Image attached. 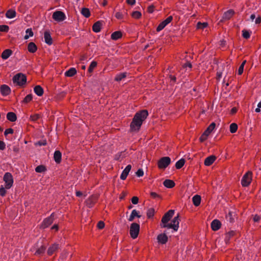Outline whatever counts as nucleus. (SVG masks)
Here are the masks:
<instances>
[{
  "instance_id": "nucleus-1",
  "label": "nucleus",
  "mask_w": 261,
  "mask_h": 261,
  "mask_svg": "<svg viewBox=\"0 0 261 261\" xmlns=\"http://www.w3.org/2000/svg\"><path fill=\"white\" fill-rule=\"evenodd\" d=\"M148 115L146 110H141L137 112L134 116L130 123V129L132 131H138L144 121Z\"/></svg>"
},
{
  "instance_id": "nucleus-2",
  "label": "nucleus",
  "mask_w": 261,
  "mask_h": 261,
  "mask_svg": "<svg viewBox=\"0 0 261 261\" xmlns=\"http://www.w3.org/2000/svg\"><path fill=\"white\" fill-rule=\"evenodd\" d=\"M13 82L14 83H17L20 86H22L27 82V77L24 74L18 73L13 76Z\"/></svg>"
},
{
  "instance_id": "nucleus-3",
  "label": "nucleus",
  "mask_w": 261,
  "mask_h": 261,
  "mask_svg": "<svg viewBox=\"0 0 261 261\" xmlns=\"http://www.w3.org/2000/svg\"><path fill=\"white\" fill-rule=\"evenodd\" d=\"M180 221L179 216L178 215L176 217H175L172 220L171 223H168V224L162 225L161 224V227H167L168 228H172L174 231H177L178 228L179 222Z\"/></svg>"
},
{
  "instance_id": "nucleus-4",
  "label": "nucleus",
  "mask_w": 261,
  "mask_h": 261,
  "mask_svg": "<svg viewBox=\"0 0 261 261\" xmlns=\"http://www.w3.org/2000/svg\"><path fill=\"white\" fill-rule=\"evenodd\" d=\"M140 231V225L137 223H133L130 224L129 233L130 237L135 239L138 236Z\"/></svg>"
},
{
  "instance_id": "nucleus-5",
  "label": "nucleus",
  "mask_w": 261,
  "mask_h": 261,
  "mask_svg": "<svg viewBox=\"0 0 261 261\" xmlns=\"http://www.w3.org/2000/svg\"><path fill=\"white\" fill-rule=\"evenodd\" d=\"M216 126V124L214 122L212 123L206 129L204 133L202 134L199 138L200 141L203 142L207 139L208 135L214 130Z\"/></svg>"
},
{
  "instance_id": "nucleus-6",
  "label": "nucleus",
  "mask_w": 261,
  "mask_h": 261,
  "mask_svg": "<svg viewBox=\"0 0 261 261\" xmlns=\"http://www.w3.org/2000/svg\"><path fill=\"white\" fill-rule=\"evenodd\" d=\"M171 163V159L168 156L161 158L158 162V166L159 169H165Z\"/></svg>"
},
{
  "instance_id": "nucleus-7",
  "label": "nucleus",
  "mask_w": 261,
  "mask_h": 261,
  "mask_svg": "<svg viewBox=\"0 0 261 261\" xmlns=\"http://www.w3.org/2000/svg\"><path fill=\"white\" fill-rule=\"evenodd\" d=\"M55 213H53L49 217L46 218L43 221L42 224L40 225L39 228L42 229L47 228L54 222Z\"/></svg>"
},
{
  "instance_id": "nucleus-8",
  "label": "nucleus",
  "mask_w": 261,
  "mask_h": 261,
  "mask_svg": "<svg viewBox=\"0 0 261 261\" xmlns=\"http://www.w3.org/2000/svg\"><path fill=\"white\" fill-rule=\"evenodd\" d=\"M4 180L6 183V189H9L13 185V178L12 174L9 172H7L4 176Z\"/></svg>"
},
{
  "instance_id": "nucleus-9",
  "label": "nucleus",
  "mask_w": 261,
  "mask_h": 261,
  "mask_svg": "<svg viewBox=\"0 0 261 261\" xmlns=\"http://www.w3.org/2000/svg\"><path fill=\"white\" fill-rule=\"evenodd\" d=\"M252 180V173L248 171L243 177L241 183L243 187L248 186Z\"/></svg>"
},
{
  "instance_id": "nucleus-10",
  "label": "nucleus",
  "mask_w": 261,
  "mask_h": 261,
  "mask_svg": "<svg viewBox=\"0 0 261 261\" xmlns=\"http://www.w3.org/2000/svg\"><path fill=\"white\" fill-rule=\"evenodd\" d=\"M174 213V211L170 210L166 213L162 218L161 222L163 225L168 224V222L170 221Z\"/></svg>"
},
{
  "instance_id": "nucleus-11",
  "label": "nucleus",
  "mask_w": 261,
  "mask_h": 261,
  "mask_svg": "<svg viewBox=\"0 0 261 261\" xmlns=\"http://www.w3.org/2000/svg\"><path fill=\"white\" fill-rule=\"evenodd\" d=\"M52 17L55 21L58 22L63 21L66 18L65 14L61 11H56L54 12Z\"/></svg>"
},
{
  "instance_id": "nucleus-12",
  "label": "nucleus",
  "mask_w": 261,
  "mask_h": 261,
  "mask_svg": "<svg viewBox=\"0 0 261 261\" xmlns=\"http://www.w3.org/2000/svg\"><path fill=\"white\" fill-rule=\"evenodd\" d=\"M173 19L172 16H169L165 20L161 22L156 28V31L160 32L163 30L168 24H169Z\"/></svg>"
},
{
  "instance_id": "nucleus-13",
  "label": "nucleus",
  "mask_w": 261,
  "mask_h": 261,
  "mask_svg": "<svg viewBox=\"0 0 261 261\" xmlns=\"http://www.w3.org/2000/svg\"><path fill=\"white\" fill-rule=\"evenodd\" d=\"M98 195H93L91 196L86 201V205L89 207H92L93 205L96 202L98 199Z\"/></svg>"
},
{
  "instance_id": "nucleus-14",
  "label": "nucleus",
  "mask_w": 261,
  "mask_h": 261,
  "mask_svg": "<svg viewBox=\"0 0 261 261\" xmlns=\"http://www.w3.org/2000/svg\"><path fill=\"white\" fill-rule=\"evenodd\" d=\"M1 93L3 96L8 95L11 92L10 88L6 85H2L0 87Z\"/></svg>"
},
{
  "instance_id": "nucleus-15",
  "label": "nucleus",
  "mask_w": 261,
  "mask_h": 261,
  "mask_svg": "<svg viewBox=\"0 0 261 261\" xmlns=\"http://www.w3.org/2000/svg\"><path fill=\"white\" fill-rule=\"evenodd\" d=\"M221 226V222L217 219L214 220L211 223V228L214 231H217L219 229Z\"/></svg>"
},
{
  "instance_id": "nucleus-16",
  "label": "nucleus",
  "mask_w": 261,
  "mask_h": 261,
  "mask_svg": "<svg viewBox=\"0 0 261 261\" xmlns=\"http://www.w3.org/2000/svg\"><path fill=\"white\" fill-rule=\"evenodd\" d=\"M157 240L158 242L162 244H165L168 241V237L165 233H161L158 236Z\"/></svg>"
},
{
  "instance_id": "nucleus-17",
  "label": "nucleus",
  "mask_w": 261,
  "mask_h": 261,
  "mask_svg": "<svg viewBox=\"0 0 261 261\" xmlns=\"http://www.w3.org/2000/svg\"><path fill=\"white\" fill-rule=\"evenodd\" d=\"M131 168L132 166L130 165H128L126 167L121 174L120 178L121 179L125 180L130 170H131Z\"/></svg>"
},
{
  "instance_id": "nucleus-18",
  "label": "nucleus",
  "mask_w": 261,
  "mask_h": 261,
  "mask_svg": "<svg viewBox=\"0 0 261 261\" xmlns=\"http://www.w3.org/2000/svg\"><path fill=\"white\" fill-rule=\"evenodd\" d=\"M59 248V244L55 243L50 246L47 250V254L51 255L54 252Z\"/></svg>"
},
{
  "instance_id": "nucleus-19",
  "label": "nucleus",
  "mask_w": 261,
  "mask_h": 261,
  "mask_svg": "<svg viewBox=\"0 0 261 261\" xmlns=\"http://www.w3.org/2000/svg\"><path fill=\"white\" fill-rule=\"evenodd\" d=\"M45 42L48 45H51L53 43V39L51 37L49 31H46L44 34Z\"/></svg>"
},
{
  "instance_id": "nucleus-20",
  "label": "nucleus",
  "mask_w": 261,
  "mask_h": 261,
  "mask_svg": "<svg viewBox=\"0 0 261 261\" xmlns=\"http://www.w3.org/2000/svg\"><path fill=\"white\" fill-rule=\"evenodd\" d=\"M216 159V157L215 155H211L208 156L205 159L204 165L205 166L211 165Z\"/></svg>"
},
{
  "instance_id": "nucleus-21",
  "label": "nucleus",
  "mask_w": 261,
  "mask_h": 261,
  "mask_svg": "<svg viewBox=\"0 0 261 261\" xmlns=\"http://www.w3.org/2000/svg\"><path fill=\"white\" fill-rule=\"evenodd\" d=\"M234 14V12L233 10H229L224 13L222 19L223 20H228Z\"/></svg>"
},
{
  "instance_id": "nucleus-22",
  "label": "nucleus",
  "mask_w": 261,
  "mask_h": 261,
  "mask_svg": "<svg viewBox=\"0 0 261 261\" xmlns=\"http://www.w3.org/2000/svg\"><path fill=\"white\" fill-rule=\"evenodd\" d=\"M28 51L31 53H34L37 49L36 45L33 42H31L28 45Z\"/></svg>"
},
{
  "instance_id": "nucleus-23",
  "label": "nucleus",
  "mask_w": 261,
  "mask_h": 261,
  "mask_svg": "<svg viewBox=\"0 0 261 261\" xmlns=\"http://www.w3.org/2000/svg\"><path fill=\"white\" fill-rule=\"evenodd\" d=\"M102 23L100 21H98L94 23L92 27L93 31L94 32L98 33L100 31Z\"/></svg>"
},
{
  "instance_id": "nucleus-24",
  "label": "nucleus",
  "mask_w": 261,
  "mask_h": 261,
  "mask_svg": "<svg viewBox=\"0 0 261 261\" xmlns=\"http://www.w3.org/2000/svg\"><path fill=\"white\" fill-rule=\"evenodd\" d=\"M163 185L167 188H173L175 184L173 180L170 179H166L163 182Z\"/></svg>"
},
{
  "instance_id": "nucleus-25",
  "label": "nucleus",
  "mask_w": 261,
  "mask_h": 261,
  "mask_svg": "<svg viewBox=\"0 0 261 261\" xmlns=\"http://www.w3.org/2000/svg\"><path fill=\"white\" fill-rule=\"evenodd\" d=\"M62 153L59 150H56L54 154L55 161L59 164L61 161Z\"/></svg>"
},
{
  "instance_id": "nucleus-26",
  "label": "nucleus",
  "mask_w": 261,
  "mask_h": 261,
  "mask_svg": "<svg viewBox=\"0 0 261 261\" xmlns=\"http://www.w3.org/2000/svg\"><path fill=\"white\" fill-rule=\"evenodd\" d=\"M7 118L11 122H15L17 120V116L13 112H9L7 114Z\"/></svg>"
},
{
  "instance_id": "nucleus-27",
  "label": "nucleus",
  "mask_w": 261,
  "mask_h": 261,
  "mask_svg": "<svg viewBox=\"0 0 261 261\" xmlns=\"http://www.w3.org/2000/svg\"><path fill=\"white\" fill-rule=\"evenodd\" d=\"M201 196L198 195L194 196L192 198V201L194 205L196 206H198L200 205L201 202Z\"/></svg>"
},
{
  "instance_id": "nucleus-28",
  "label": "nucleus",
  "mask_w": 261,
  "mask_h": 261,
  "mask_svg": "<svg viewBox=\"0 0 261 261\" xmlns=\"http://www.w3.org/2000/svg\"><path fill=\"white\" fill-rule=\"evenodd\" d=\"M12 54V50L10 49H5L2 54V58L6 60L8 59Z\"/></svg>"
},
{
  "instance_id": "nucleus-29",
  "label": "nucleus",
  "mask_w": 261,
  "mask_h": 261,
  "mask_svg": "<svg viewBox=\"0 0 261 261\" xmlns=\"http://www.w3.org/2000/svg\"><path fill=\"white\" fill-rule=\"evenodd\" d=\"M141 217V216L139 214L138 212L136 210H134L132 212V213L128 218V221L132 222V221H134L135 217H137V218H139Z\"/></svg>"
},
{
  "instance_id": "nucleus-30",
  "label": "nucleus",
  "mask_w": 261,
  "mask_h": 261,
  "mask_svg": "<svg viewBox=\"0 0 261 261\" xmlns=\"http://www.w3.org/2000/svg\"><path fill=\"white\" fill-rule=\"evenodd\" d=\"M122 36V34L121 31H116L113 33L111 35V39L114 40H116L121 38Z\"/></svg>"
},
{
  "instance_id": "nucleus-31",
  "label": "nucleus",
  "mask_w": 261,
  "mask_h": 261,
  "mask_svg": "<svg viewBox=\"0 0 261 261\" xmlns=\"http://www.w3.org/2000/svg\"><path fill=\"white\" fill-rule=\"evenodd\" d=\"M34 90L35 93L39 96H42L44 93L43 88L39 85L36 86Z\"/></svg>"
},
{
  "instance_id": "nucleus-32",
  "label": "nucleus",
  "mask_w": 261,
  "mask_h": 261,
  "mask_svg": "<svg viewBox=\"0 0 261 261\" xmlns=\"http://www.w3.org/2000/svg\"><path fill=\"white\" fill-rule=\"evenodd\" d=\"M76 73V70L74 68H71L65 73V75L68 77H72Z\"/></svg>"
},
{
  "instance_id": "nucleus-33",
  "label": "nucleus",
  "mask_w": 261,
  "mask_h": 261,
  "mask_svg": "<svg viewBox=\"0 0 261 261\" xmlns=\"http://www.w3.org/2000/svg\"><path fill=\"white\" fill-rule=\"evenodd\" d=\"M16 14L15 10L9 9L6 12V16L8 18H13L16 16Z\"/></svg>"
},
{
  "instance_id": "nucleus-34",
  "label": "nucleus",
  "mask_w": 261,
  "mask_h": 261,
  "mask_svg": "<svg viewBox=\"0 0 261 261\" xmlns=\"http://www.w3.org/2000/svg\"><path fill=\"white\" fill-rule=\"evenodd\" d=\"M234 213L232 212H229L228 214L226 216V219L229 221L230 223H232L234 222V217H235Z\"/></svg>"
},
{
  "instance_id": "nucleus-35",
  "label": "nucleus",
  "mask_w": 261,
  "mask_h": 261,
  "mask_svg": "<svg viewBox=\"0 0 261 261\" xmlns=\"http://www.w3.org/2000/svg\"><path fill=\"white\" fill-rule=\"evenodd\" d=\"M82 14L86 18H88L90 16V11L88 8H83L81 10Z\"/></svg>"
},
{
  "instance_id": "nucleus-36",
  "label": "nucleus",
  "mask_w": 261,
  "mask_h": 261,
  "mask_svg": "<svg viewBox=\"0 0 261 261\" xmlns=\"http://www.w3.org/2000/svg\"><path fill=\"white\" fill-rule=\"evenodd\" d=\"M185 163V160L181 159L178 161L175 164V167L177 169H179L182 168Z\"/></svg>"
},
{
  "instance_id": "nucleus-37",
  "label": "nucleus",
  "mask_w": 261,
  "mask_h": 261,
  "mask_svg": "<svg viewBox=\"0 0 261 261\" xmlns=\"http://www.w3.org/2000/svg\"><path fill=\"white\" fill-rule=\"evenodd\" d=\"M126 73H121L116 76L115 77V81L117 82H120L123 79L126 77Z\"/></svg>"
},
{
  "instance_id": "nucleus-38",
  "label": "nucleus",
  "mask_w": 261,
  "mask_h": 261,
  "mask_svg": "<svg viewBox=\"0 0 261 261\" xmlns=\"http://www.w3.org/2000/svg\"><path fill=\"white\" fill-rule=\"evenodd\" d=\"M46 170V167L44 165L38 166L35 168V171L38 173H41L45 172Z\"/></svg>"
},
{
  "instance_id": "nucleus-39",
  "label": "nucleus",
  "mask_w": 261,
  "mask_h": 261,
  "mask_svg": "<svg viewBox=\"0 0 261 261\" xmlns=\"http://www.w3.org/2000/svg\"><path fill=\"white\" fill-rule=\"evenodd\" d=\"M131 16L135 19H139L142 16V14L140 12L136 11L132 13Z\"/></svg>"
},
{
  "instance_id": "nucleus-40",
  "label": "nucleus",
  "mask_w": 261,
  "mask_h": 261,
  "mask_svg": "<svg viewBox=\"0 0 261 261\" xmlns=\"http://www.w3.org/2000/svg\"><path fill=\"white\" fill-rule=\"evenodd\" d=\"M154 209L153 208H150L147 212V216L148 219L152 218L154 214Z\"/></svg>"
},
{
  "instance_id": "nucleus-41",
  "label": "nucleus",
  "mask_w": 261,
  "mask_h": 261,
  "mask_svg": "<svg viewBox=\"0 0 261 261\" xmlns=\"http://www.w3.org/2000/svg\"><path fill=\"white\" fill-rule=\"evenodd\" d=\"M208 25L207 22H198L197 23V28L198 29H203L205 28H206Z\"/></svg>"
},
{
  "instance_id": "nucleus-42",
  "label": "nucleus",
  "mask_w": 261,
  "mask_h": 261,
  "mask_svg": "<svg viewBox=\"0 0 261 261\" xmlns=\"http://www.w3.org/2000/svg\"><path fill=\"white\" fill-rule=\"evenodd\" d=\"M238 129V125L235 123H232L230 125V132L231 133H234Z\"/></svg>"
},
{
  "instance_id": "nucleus-43",
  "label": "nucleus",
  "mask_w": 261,
  "mask_h": 261,
  "mask_svg": "<svg viewBox=\"0 0 261 261\" xmlns=\"http://www.w3.org/2000/svg\"><path fill=\"white\" fill-rule=\"evenodd\" d=\"M97 64L96 61H92L88 68V72L89 73L92 72L94 68L96 67Z\"/></svg>"
},
{
  "instance_id": "nucleus-44",
  "label": "nucleus",
  "mask_w": 261,
  "mask_h": 261,
  "mask_svg": "<svg viewBox=\"0 0 261 261\" xmlns=\"http://www.w3.org/2000/svg\"><path fill=\"white\" fill-rule=\"evenodd\" d=\"M235 234V232L234 231H229L228 233H227L226 234V238H225V241H226V242L227 243L228 242V241L229 240V239H230V238L232 236H233Z\"/></svg>"
},
{
  "instance_id": "nucleus-45",
  "label": "nucleus",
  "mask_w": 261,
  "mask_h": 261,
  "mask_svg": "<svg viewBox=\"0 0 261 261\" xmlns=\"http://www.w3.org/2000/svg\"><path fill=\"white\" fill-rule=\"evenodd\" d=\"M27 34H28L29 35H26L24 38V39H28L30 36L32 37L33 36V32L31 29H28L25 31Z\"/></svg>"
},
{
  "instance_id": "nucleus-46",
  "label": "nucleus",
  "mask_w": 261,
  "mask_h": 261,
  "mask_svg": "<svg viewBox=\"0 0 261 261\" xmlns=\"http://www.w3.org/2000/svg\"><path fill=\"white\" fill-rule=\"evenodd\" d=\"M9 30V27L7 25H0V32H8Z\"/></svg>"
},
{
  "instance_id": "nucleus-47",
  "label": "nucleus",
  "mask_w": 261,
  "mask_h": 261,
  "mask_svg": "<svg viewBox=\"0 0 261 261\" xmlns=\"http://www.w3.org/2000/svg\"><path fill=\"white\" fill-rule=\"evenodd\" d=\"M46 247L44 246H42L36 252L35 254H41L44 252Z\"/></svg>"
},
{
  "instance_id": "nucleus-48",
  "label": "nucleus",
  "mask_w": 261,
  "mask_h": 261,
  "mask_svg": "<svg viewBox=\"0 0 261 261\" xmlns=\"http://www.w3.org/2000/svg\"><path fill=\"white\" fill-rule=\"evenodd\" d=\"M33 98L32 94H29L25 96V97L23 100V102L24 103H28L30 102L31 100H32Z\"/></svg>"
},
{
  "instance_id": "nucleus-49",
  "label": "nucleus",
  "mask_w": 261,
  "mask_h": 261,
  "mask_svg": "<svg viewBox=\"0 0 261 261\" xmlns=\"http://www.w3.org/2000/svg\"><path fill=\"white\" fill-rule=\"evenodd\" d=\"M242 32H243L242 36L245 39H248L250 38V33L248 31H247L246 30H243Z\"/></svg>"
},
{
  "instance_id": "nucleus-50",
  "label": "nucleus",
  "mask_w": 261,
  "mask_h": 261,
  "mask_svg": "<svg viewBox=\"0 0 261 261\" xmlns=\"http://www.w3.org/2000/svg\"><path fill=\"white\" fill-rule=\"evenodd\" d=\"M47 144L46 141L45 140H41L35 143V145H38V146H42V145H46Z\"/></svg>"
},
{
  "instance_id": "nucleus-51",
  "label": "nucleus",
  "mask_w": 261,
  "mask_h": 261,
  "mask_svg": "<svg viewBox=\"0 0 261 261\" xmlns=\"http://www.w3.org/2000/svg\"><path fill=\"white\" fill-rule=\"evenodd\" d=\"M40 117V116L39 114H34L33 115H31L30 118L32 121H35L37 120Z\"/></svg>"
},
{
  "instance_id": "nucleus-52",
  "label": "nucleus",
  "mask_w": 261,
  "mask_h": 261,
  "mask_svg": "<svg viewBox=\"0 0 261 261\" xmlns=\"http://www.w3.org/2000/svg\"><path fill=\"white\" fill-rule=\"evenodd\" d=\"M105 223L102 221H100L98 222L97 226L99 229H101L105 227Z\"/></svg>"
},
{
  "instance_id": "nucleus-53",
  "label": "nucleus",
  "mask_w": 261,
  "mask_h": 261,
  "mask_svg": "<svg viewBox=\"0 0 261 261\" xmlns=\"http://www.w3.org/2000/svg\"><path fill=\"white\" fill-rule=\"evenodd\" d=\"M131 201L134 204H137L139 202V198L137 196H134L132 197Z\"/></svg>"
},
{
  "instance_id": "nucleus-54",
  "label": "nucleus",
  "mask_w": 261,
  "mask_h": 261,
  "mask_svg": "<svg viewBox=\"0 0 261 261\" xmlns=\"http://www.w3.org/2000/svg\"><path fill=\"white\" fill-rule=\"evenodd\" d=\"M136 173L137 176L141 177L143 175L144 172L142 169H139L138 170Z\"/></svg>"
},
{
  "instance_id": "nucleus-55",
  "label": "nucleus",
  "mask_w": 261,
  "mask_h": 261,
  "mask_svg": "<svg viewBox=\"0 0 261 261\" xmlns=\"http://www.w3.org/2000/svg\"><path fill=\"white\" fill-rule=\"evenodd\" d=\"M6 193V190L3 186H2L0 188V195L2 196H4L5 195Z\"/></svg>"
},
{
  "instance_id": "nucleus-56",
  "label": "nucleus",
  "mask_w": 261,
  "mask_h": 261,
  "mask_svg": "<svg viewBox=\"0 0 261 261\" xmlns=\"http://www.w3.org/2000/svg\"><path fill=\"white\" fill-rule=\"evenodd\" d=\"M13 132H14V130L12 128H8L5 130V131L4 132V135L5 136H7L9 134H13Z\"/></svg>"
},
{
  "instance_id": "nucleus-57",
  "label": "nucleus",
  "mask_w": 261,
  "mask_h": 261,
  "mask_svg": "<svg viewBox=\"0 0 261 261\" xmlns=\"http://www.w3.org/2000/svg\"><path fill=\"white\" fill-rule=\"evenodd\" d=\"M115 17L118 19H121L123 18V15L121 13L118 12L115 14Z\"/></svg>"
},
{
  "instance_id": "nucleus-58",
  "label": "nucleus",
  "mask_w": 261,
  "mask_h": 261,
  "mask_svg": "<svg viewBox=\"0 0 261 261\" xmlns=\"http://www.w3.org/2000/svg\"><path fill=\"white\" fill-rule=\"evenodd\" d=\"M150 196L153 198H161V196L160 195H158L157 193H155V192H151L150 193Z\"/></svg>"
},
{
  "instance_id": "nucleus-59",
  "label": "nucleus",
  "mask_w": 261,
  "mask_h": 261,
  "mask_svg": "<svg viewBox=\"0 0 261 261\" xmlns=\"http://www.w3.org/2000/svg\"><path fill=\"white\" fill-rule=\"evenodd\" d=\"M154 9V6L153 5L149 6L147 8V12L149 13H152Z\"/></svg>"
},
{
  "instance_id": "nucleus-60",
  "label": "nucleus",
  "mask_w": 261,
  "mask_h": 261,
  "mask_svg": "<svg viewBox=\"0 0 261 261\" xmlns=\"http://www.w3.org/2000/svg\"><path fill=\"white\" fill-rule=\"evenodd\" d=\"M6 145L3 141H0V150H4L5 149Z\"/></svg>"
},
{
  "instance_id": "nucleus-61",
  "label": "nucleus",
  "mask_w": 261,
  "mask_h": 261,
  "mask_svg": "<svg viewBox=\"0 0 261 261\" xmlns=\"http://www.w3.org/2000/svg\"><path fill=\"white\" fill-rule=\"evenodd\" d=\"M260 219V217L257 215H255L253 216V220L254 222H258Z\"/></svg>"
},
{
  "instance_id": "nucleus-62",
  "label": "nucleus",
  "mask_w": 261,
  "mask_h": 261,
  "mask_svg": "<svg viewBox=\"0 0 261 261\" xmlns=\"http://www.w3.org/2000/svg\"><path fill=\"white\" fill-rule=\"evenodd\" d=\"M244 67H243V65H241L239 68V69H238V74L239 75H241L243 72V70H244Z\"/></svg>"
},
{
  "instance_id": "nucleus-63",
  "label": "nucleus",
  "mask_w": 261,
  "mask_h": 261,
  "mask_svg": "<svg viewBox=\"0 0 261 261\" xmlns=\"http://www.w3.org/2000/svg\"><path fill=\"white\" fill-rule=\"evenodd\" d=\"M126 3L129 5H134L136 3V0H126Z\"/></svg>"
},
{
  "instance_id": "nucleus-64",
  "label": "nucleus",
  "mask_w": 261,
  "mask_h": 261,
  "mask_svg": "<svg viewBox=\"0 0 261 261\" xmlns=\"http://www.w3.org/2000/svg\"><path fill=\"white\" fill-rule=\"evenodd\" d=\"M237 111H238L237 108L236 107H233V108L231 109V110L230 111V114L231 115H233L237 113Z\"/></svg>"
}]
</instances>
